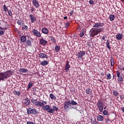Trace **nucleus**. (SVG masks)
I'll list each match as a JSON object with an SVG mask.
<instances>
[{
    "instance_id": "1",
    "label": "nucleus",
    "mask_w": 124,
    "mask_h": 124,
    "mask_svg": "<svg viewBox=\"0 0 124 124\" xmlns=\"http://www.w3.org/2000/svg\"><path fill=\"white\" fill-rule=\"evenodd\" d=\"M77 105V102L74 101V100H71V101L67 100L64 102L63 108L65 110L67 111L69 109H76L77 108H74L73 106Z\"/></svg>"
},
{
    "instance_id": "2",
    "label": "nucleus",
    "mask_w": 124,
    "mask_h": 124,
    "mask_svg": "<svg viewBox=\"0 0 124 124\" xmlns=\"http://www.w3.org/2000/svg\"><path fill=\"white\" fill-rule=\"evenodd\" d=\"M103 31H104V28H100L99 29L92 28L90 30V32H91L90 35H91V36H92V37H94L97 35H98L99 33H100Z\"/></svg>"
},
{
    "instance_id": "3",
    "label": "nucleus",
    "mask_w": 124,
    "mask_h": 124,
    "mask_svg": "<svg viewBox=\"0 0 124 124\" xmlns=\"http://www.w3.org/2000/svg\"><path fill=\"white\" fill-rule=\"evenodd\" d=\"M12 75L11 70H8L5 72L0 73V81H4L5 79H6Z\"/></svg>"
},
{
    "instance_id": "4",
    "label": "nucleus",
    "mask_w": 124,
    "mask_h": 124,
    "mask_svg": "<svg viewBox=\"0 0 124 124\" xmlns=\"http://www.w3.org/2000/svg\"><path fill=\"white\" fill-rule=\"evenodd\" d=\"M97 106L98 109L99 110V112H102L103 110H104V106L101 100L98 101L97 103Z\"/></svg>"
},
{
    "instance_id": "5",
    "label": "nucleus",
    "mask_w": 124,
    "mask_h": 124,
    "mask_svg": "<svg viewBox=\"0 0 124 124\" xmlns=\"http://www.w3.org/2000/svg\"><path fill=\"white\" fill-rule=\"evenodd\" d=\"M86 51H80L79 52H77L76 56L78 57V59L81 58L82 60H83V56H85L86 55Z\"/></svg>"
},
{
    "instance_id": "6",
    "label": "nucleus",
    "mask_w": 124,
    "mask_h": 124,
    "mask_svg": "<svg viewBox=\"0 0 124 124\" xmlns=\"http://www.w3.org/2000/svg\"><path fill=\"white\" fill-rule=\"evenodd\" d=\"M38 107H40V108H42V109L44 110H46L47 111H49V110H50V106H49V105H46V106H44V103H43V104H41V105L40 106H37Z\"/></svg>"
},
{
    "instance_id": "7",
    "label": "nucleus",
    "mask_w": 124,
    "mask_h": 124,
    "mask_svg": "<svg viewBox=\"0 0 124 124\" xmlns=\"http://www.w3.org/2000/svg\"><path fill=\"white\" fill-rule=\"evenodd\" d=\"M31 103L36 107L43 105V103L40 101H37L36 99H32L31 100Z\"/></svg>"
},
{
    "instance_id": "8",
    "label": "nucleus",
    "mask_w": 124,
    "mask_h": 124,
    "mask_svg": "<svg viewBox=\"0 0 124 124\" xmlns=\"http://www.w3.org/2000/svg\"><path fill=\"white\" fill-rule=\"evenodd\" d=\"M32 33H33L34 36H36L37 37H41V33L39 31L36 29H33V30H32Z\"/></svg>"
},
{
    "instance_id": "9",
    "label": "nucleus",
    "mask_w": 124,
    "mask_h": 124,
    "mask_svg": "<svg viewBox=\"0 0 124 124\" xmlns=\"http://www.w3.org/2000/svg\"><path fill=\"white\" fill-rule=\"evenodd\" d=\"M37 113L36 109H34L33 108H28L27 109V113L28 114H33L35 115Z\"/></svg>"
},
{
    "instance_id": "10",
    "label": "nucleus",
    "mask_w": 124,
    "mask_h": 124,
    "mask_svg": "<svg viewBox=\"0 0 124 124\" xmlns=\"http://www.w3.org/2000/svg\"><path fill=\"white\" fill-rule=\"evenodd\" d=\"M117 76L118 77V81L122 83L124 81V78L120 76V72L119 71H117Z\"/></svg>"
},
{
    "instance_id": "11",
    "label": "nucleus",
    "mask_w": 124,
    "mask_h": 124,
    "mask_svg": "<svg viewBox=\"0 0 124 124\" xmlns=\"http://www.w3.org/2000/svg\"><path fill=\"white\" fill-rule=\"evenodd\" d=\"M32 3H33V6H35V8H39V3H38V1H37V0H32Z\"/></svg>"
},
{
    "instance_id": "12",
    "label": "nucleus",
    "mask_w": 124,
    "mask_h": 124,
    "mask_svg": "<svg viewBox=\"0 0 124 124\" xmlns=\"http://www.w3.org/2000/svg\"><path fill=\"white\" fill-rule=\"evenodd\" d=\"M58 108L56 106H53V108H51L50 110H48L47 112L51 113H55V111H58Z\"/></svg>"
},
{
    "instance_id": "13",
    "label": "nucleus",
    "mask_w": 124,
    "mask_h": 124,
    "mask_svg": "<svg viewBox=\"0 0 124 124\" xmlns=\"http://www.w3.org/2000/svg\"><path fill=\"white\" fill-rule=\"evenodd\" d=\"M20 43H25L27 41V39L26 36L22 35L20 37Z\"/></svg>"
},
{
    "instance_id": "14",
    "label": "nucleus",
    "mask_w": 124,
    "mask_h": 124,
    "mask_svg": "<svg viewBox=\"0 0 124 124\" xmlns=\"http://www.w3.org/2000/svg\"><path fill=\"white\" fill-rule=\"evenodd\" d=\"M47 44V41L44 39L43 38L40 39V44L42 46H46Z\"/></svg>"
},
{
    "instance_id": "15",
    "label": "nucleus",
    "mask_w": 124,
    "mask_h": 124,
    "mask_svg": "<svg viewBox=\"0 0 124 124\" xmlns=\"http://www.w3.org/2000/svg\"><path fill=\"white\" fill-rule=\"evenodd\" d=\"M29 16L30 17V20L31 21V23L36 22L37 20L36 17H34L32 15H30Z\"/></svg>"
},
{
    "instance_id": "16",
    "label": "nucleus",
    "mask_w": 124,
    "mask_h": 124,
    "mask_svg": "<svg viewBox=\"0 0 124 124\" xmlns=\"http://www.w3.org/2000/svg\"><path fill=\"white\" fill-rule=\"evenodd\" d=\"M39 57H40L41 59H48L49 58L48 56L47 55H46L43 53H40V54H39Z\"/></svg>"
},
{
    "instance_id": "17",
    "label": "nucleus",
    "mask_w": 124,
    "mask_h": 124,
    "mask_svg": "<svg viewBox=\"0 0 124 124\" xmlns=\"http://www.w3.org/2000/svg\"><path fill=\"white\" fill-rule=\"evenodd\" d=\"M42 32L45 34L47 35L48 34L49 31L46 28L44 27V28H43V29H42Z\"/></svg>"
},
{
    "instance_id": "18",
    "label": "nucleus",
    "mask_w": 124,
    "mask_h": 124,
    "mask_svg": "<svg viewBox=\"0 0 124 124\" xmlns=\"http://www.w3.org/2000/svg\"><path fill=\"white\" fill-rule=\"evenodd\" d=\"M86 31L85 29L84 28L82 29V30L80 32V33L79 34V37H83L85 35V33H86Z\"/></svg>"
},
{
    "instance_id": "19",
    "label": "nucleus",
    "mask_w": 124,
    "mask_h": 124,
    "mask_svg": "<svg viewBox=\"0 0 124 124\" xmlns=\"http://www.w3.org/2000/svg\"><path fill=\"white\" fill-rule=\"evenodd\" d=\"M24 104L26 106L30 105V104H31V100H30L29 98H26L24 100Z\"/></svg>"
},
{
    "instance_id": "20",
    "label": "nucleus",
    "mask_w": 124,
    "mask_h": 124,
    "mask_svg": "<svg viewBox=\"0 0 124 124\" xmlns=\"http://www.w3.org/2000/svg\"><path fill=\"white\" fill-rule=\"evenodd\" d=\"M70 68V65L69 64V62L67 61L66 62V64H65V70L66 72L68 71L69 69Z\"/></svg>"
},
{
    "instance_id": "21",
    "label": "nucleus",
    "mask_w": 124,
    "mask_h": 124,
    "mask_svg": "<svg viewBox=\"0 0 124 124\" xmlns=\"http://www.w3.org/2000/svg\"><path fill=\"white\" fill-rule=\"evenodd\" d=\"M116 39H117V40H122L123 39V34L118 33L116 35Z\"/></svg>"
},
{
    "instance_id": "22",
    "label": "nucleus",
    "mask_w": 124,
    "mask_h": 124,
    "mask_svg": "<svg viewBox=\"0 0 124 124\" xmlns=\"http://www.w3.org/2000/svg\"><path fill=\"white\" fill-rule=\"evenodd\" d=\"M48 63H49L48 61H42L40 62L41 65L43 66H45L46 65H48Z\"/></svg>"
},
{
    "instance_id": "23",
    "label": "nucleus",
    "mask_w": 124,
    "mask_h": 124,
    "mask_svg": "<svg viewBox=\"0 0 124 124\" xmlns=\"http://www.w3.org/2000/svg\"><path fill=\"white\" fill-rule=\"evenodd\" d=\"M19 72L20 73H27L29 70L27 69H24V68H20V69H19Z\"/></svg>"
},
{
    "instance_id": "24",
    "label": "nucleus",
    "mask_w": 124,
    "mask_h": 124,
    "mask_svg": "<svg viewBox=\"0 0 124 124\" xmlns=\"http://www.w3.org/2000/svg\"><path fill=\"white\" fill-rule=\"evenodd\" d=\"M91 122H92V124H98V123L96 121V118L93 117L91 119Z\"/></svg>"
},
{
    "instance_id": "25",
    "label": "nucleus",
    "mask_w": 124,
    "mask_h": 124,
    "mask_svg": "<svg viewBox=\"0 0 124 124\" xmlns=\"http://www.w3.org/2000/svg\"><path fill=\"white\" fill-rule=\"evenodd\" d=\"M26 44L27 46H31V39H28V40L26 42Z\"/></svg>"
},
{
    "instance_id": "26",
    "label": "nucleus",
    "mask_w": 124,
    "mask_h": 124,
    "mask_svg": "<svg viewBox=\"0 0 124 124\" xmlns=\"http://www.w3.org/2000/svg\"><path fill=\"white\" fill-rule=\"evenodd\" d=\"M33 86V82L30 81L29 83H28V90H29Z\"/></svg>"
},
{
    "instance_id": "27",
    "label": "nucleus",
    "mask_w": 124,
    "mask_h": 124,
    "mask_svg": "<svg viewBox=\"0 0 124 124\" xmlns=\"http://www.w3.org/2000/svg\"><path fill=\"white\" fill-rule=\"evenodd\" d=\"M106 46H107V47L108 48V50H111V46H110V43H109V40H107V42H106Z\"/></svg>"
},
{
    "instance_id": "28",
    "label": "nucleus",
    "mask_w": 124,
    "mask_h": 124,
    "mask_svg": "<svg viewBox=\"0 0 124 124\" xmlns=\"http://www.w3.org/2000/svg\"><path fill=\"white\" fill-rule=\"evenodd\" d=\"M55 51L56 52V53L59 52L60 51V47L59 46H55Z\"/></svg>"
},
{
    "instance_id": "29",
    "label": "nucleus",
    "mask_w": 124,
    "mask_h": 124,
    "mask_svg": "<svg viewBox=\"0 0 124 124\" xmlns=\"http://www.w3.org/2000/svg\"><path fill=\"white\" fill-rule=\"evenodd\" d=\"M110 66H113L115 64V62L114 61V59L113 57H110Z\"/></svg>"
},
{
    "instance_id": "30",
    "label": "nucleus",
    "mask_w": 124,
    "mask_h": 124,
    "mask_svg": "<svg viewBox=\"0 0 124 124\" xmlns=\"http://www.w3.org/2000/svg\"><path fill=\"white\" fill-rule=\"evenodd\" d=\"M97 119L98 121H102L104 120V117L101 115H99L97 116Z\"/></svg>"
},
{
    "instance_id": "31",
    "label": "nucleus",
    "mask_w": 124,
    "mask_h": 124,
    "mask_svg": "<svg viewBox=\"0 0 124 124\" xmlns=\"http://www.w3.org/2000/svg\"><path fill=\"white\" fill-rule=\"evenodd\" d=\"M23 22L21 19H18L16 22L17 24L18 25V26H22V25H24V23H22Z\"/></svg>"
},
{
    "instance_id": "32",
    "label": "nucleus",
    "mask_w": 124,
    "mask_h": 124,
    "mask_svg": "<svg viewBox=\"0 0 124 124\" xmlns=\"http://www.w3.org/2000/svg\"><path fill=\"white\" fill-rule=\"evenodd\" d=\"M21 29H22L23 31H26V30L29 29V27H28L26 25H22V27H21Z\"/></svg>"
},
{
    "instance_id": "33",
    "label": "nucleus",
    "mask_w": 124,
    "mask_h": 124,
    "mask_svg": "<svg viewBox=\"0 0 124 124\" xmlns=\"http://www.w3.org/2000/svg\"><path fill=\"white\" fill-rule=\"evenodd\" d=\"M115 19V16L114 15H109V20L110 21H113Z\"/></svg>"
},
{
    "instance_id": "34",
    "label": "nucleus",
    "mask_w": 124,
    "mask_h": 124,
    "mask_svg": "<svg viewBox=\"0 0 124 124\" xmlns=\"http://www.w3.org/2000/svg\"><path fill=\"white\" fill-rule=\"evenodd\" d=\"M49 38L50 39V41L52 42V43H56V39H55L53 36H49Z\"/></svg>"
},
{
    "instance_id": "35",
    "label": "nucleus",
    "mask_w": 124,
    "mask_h": 124,
    "mask_svg": "<svg viewBox=\"0 0 124 124\" xmlns=\"http://www.w3.org/2000/svg\"><path fill=\"white\" fill-rule=\"evenodd\" d=\"M14 95H20V91H18L16 90H14V92H13Z\"/></svg>"
},
{
    "instance_id": "36",
    "label": "nucleus",
    "mask_w": 124,
    "mask_h": 124,
    "mask_svg": "<svg viewBox=\"0 0 124 124\" xmlns=\"http://www.w3.org/2000/svg\"><path fill=\"white\" fill-rule=\"evenodd\" d=\"M102 112H103V114L105 116H108L109 115V112L108 110H105Z\"/></svg>"
},
{
    "instance_id": "37",
    "label": "nucleus",
    "mask_w": 124,
    "mask_h": 124,
    "mask_svg": "<svg viewBox=\"0 0 124 124\" xmlns=\"http://www.w3.org/2000/svg\"><path fill=\"white\" fill-rule=\"evenodd\" d=\"M86 92L87 94H90L92 93V91L90 88L87 89Z\"/></svg>"
},
{
    "instance_id": "38",
    "label": "nucleus",
    "mask_w": 124,
    "mask_h": 124,
    "mask_svg": "<svg viewBox=\"0 0 124 124\" xmlns=\"http://www.w3.org/2000/svg\"><path fill=\"white\" fill-rule=\"evenodd\" d=\"M49 97H50V98L53 100H55L57 99L56 97L54 96V94L52 93L49 95Z\"/></svg>"
},
{
    "instance_id": "39",
    "label": "nucleus",
    "mask_w": 124,
    "mask_h": 124,
    "mask_svg": "<svg viewBox=\"0 0 124 124\" xmlns=\"http://www.w3.org/2000/svg\"><path fill=\"white\" fill-rule=\"evenodd\" d=\"M112 93L113 94V95L115 96H118L119 93L116 91H113V92H112Z\"/></svg>"
},
{
    "instance_id": "40",
    "label": "nucleus",
    "mask_w": 124,
    "mask_h": 124,
    "mask_svg": "<svg viewBox=\"0 0 124 124\" xmlns=\"http://www.w3.org/2000/svg\"><path fill=\"white\" fill-rule=\"evenodd\" d=\"M111 78V75L109 73H108V75H107V79L109 80Z\"/></svg>"
},
{
    "instance_id": "41",
    "label": "nucleus",
    "mask_w": 124,
    "mask_h": 124,
    "mask_svg": "<svg viewBox=\"0 0 124 124\" xmlns=\"http://www.w3.org/2000/svg\"><path fill=\"white\" fill-rule=\"evenodd\" d=\"M3 11H4L5 12H8L9 11L8 8L6 7V6L5 5H3Z\"/></svg>"
},
{
    "instance_id": "42",
    "label": "nucleus",
    "mask_w": 124,
    "mask_h": 124,
    "mask_svg": "<svg viewBox=\"0 0 124 124\" xmlns=\"http://www.w3.org/2000/svg\"><path fill=\"white\" fill-rule=\"evenodd\" d=\"M93 27L95 28H99L100 27V26L97 24V23H94L93 25Z\"/></svg>"
},
{
    "instance_id": "43",
    "label": "nucleus",
    "mask_w": 124,
    "mask_h": 124,
    "mask_svg": "<svg viewBox=\"0 0 124 124\" xmlns=\"http://www.w3.org/2000/svg\"><path fill=\"white\" fill-rule=\"evenodd\" d=\"M8 12V15L10 16H13V13L11 11V10H9Z\"/></svg>"
},
{
    "instance_id": "44",
    "label": "nucleus",
    "mask_w": 124,
    "mask_h": 124,
    "mask_svg": "<svg viewBox=\"0 0 124 124\" xmlns=\"http://www.w3.org/2000/svg\"><path fill=\"white\" fill-rule=\"evenodd\" d=\"M98 25L100 26V27H103L104 26V23H97Z\"/></svg>"
},
{
    "instance_id": "45",
    "label": "nucleus",
    "mask_w": 124,
    "mask_h": 124,
    "mask_svg": "<svg viewBox=\"0 0 124 124\" xmlns=\"http://www.w3.org/2000/svg\"><path fill=\"white\" fill-rule=\"evenodd\" d=\"M89 3L91 5H93L94 1H93V0H89Z\"/></svg>"
},
{
    "instance_id": "46",
    "label": "nucleus",
    "mask_w": 124,
    "mask_h": 124,
    "mask_svg": "<svg viewBox=\"0 0 124 124\" xmlns=\"http://www.w3.org/2000/svg\"><path fill=\"white\" fill-rule=\"evenodd\" d=\"M118 68L120 69V70H122V69H123L124 67H123V66H122L121 65H118Z\"/></svg>"
},
{
    "instance_id": "47",
    "label": "nucleus",
    "mask_w": 124,
    "mask_h": 124,
    "mask_svg": "<svg viewBox=\"0 0 124 124\" xmlns=\"http://www.w3.org/2000/svg\"><path fill=\"white\" fill-rule=\"evenodd\" d=\"M14 31H15V32H16L17 33H20V31H19L18 29L17 28L14 29Z\"/></svg>"
},
{
    "instance_id": "48",
    "label": "nucleus",
    "mask_w": 124,
    "mask_h": 124,
    "mask_svg": "<svg viewBox=\"0 0 124 124\" xmlns=\"http://www.w3.org/2000/svg\"><path fill=\"white\" fill-rule=\"evenodd\" d=\"M69 25H70V22H67V23L65 24V28L67 29V28H68Z\"/></svg>"
},
{
    "instance_id": "49",
    "label": "nucleus",
    "mask_w": 124,
    "mask_h": 124,
    "mask_svg": "<svg viewBox=\"0 0 124 124\" xmlns=\"http://www.w3.org/2000/svg\"><path fill=\"white\" fill-rule=\"evenodd\" d=\"M4 31H3L2 30L0 31V35L2 36V35H4Z\"/></svg>"
},
{
    "instance_id": "50",
    "label": "nucleus",
    "mask_w": 124,
    "mask_h": 124,
    "mask_svg": "<svg viewBox=\"0 0 124 124\" xmlns=\"http://www.w3.org/2000/svg\"><path fill=\"white\" fill-rule=\"evenodd\" d=\"M119 97H120V99H121V100H123V99H124V95H123V94L119 95Z\"/></svg>"
},
{
    "instance_id": "51",
    "label": "nucleus",
    "mask_w": 124,
    "mask_h": 124,
    "mask_svg": "<svg viewBox=\"0 0 124 124\" xmlns=\"http://www.w3.org/2000/svg\"><path fill=\"white\" fill-rule=\"evenodd\" d=\"M27 124H35V123L32 122L28 121L27 122Z\"/></svg>"
},
{
    "instance_id": "52",
    "label": "nucleus",
    "mask_w": 124,
    "mask_h": 124,
    "mask_svg": "<svg viewBox=\"0 0 124 124\" xmlns=\"http://www.w3.org/2000/svg\"><path fill=\"white\" fill-rule=\"evenodd\" d=\"M74 11L73 10L72 11H71L70 13H69V14H70V16H72L73 14H74Z\"/></svg>"
},
{
    "instance_id": "53",
    "label": "nucleus",
    "mask_w": 124,
    "mask_h": 124,
    "mask_svg": "<svg viewBox=\"0 0 124 124\" xmlns=\"http://www.w3.org/2000/svg\"><path fill=\"white\" fill-rule=\"evenodd\" d=\"M34 11H35V8L34 7H32L31 8V12H34Z\"/></svg>"
},
{
    "instance_id": "54",
    "label": "nucleus",
    "mask_w": 124,
    "mask_h": 124,
    "mask_svg": "<svg viewBox=\"0 0 124 124\" xmlns=\"http://www.w3.org/2000/svg\"><path fill=\"white\" fill-rule=\"evenodd\" d=\"M121 111H122V112L124 113V107H121Z\"/></svg>"
},
{
    "instance_id": "55",
    "label": "nucleus",
    "mask_w": 124,
    "mask_h": 124,
    "mask_svg": "<svg viewBox=\"0 0 124 124\" xmlns=\"http://www.w3.org/2000/svg\"><path fill=\"white\" fill-rule=\"evenodd\" d=\"M106 37V36H103L102 37V39H103V40L105 41Z\"/></svg>"
},
{
    "instance_id": "56",
    "label": "nucleus",
    "mask_w": 124,
    "mask_h": 124,
    "mask_svg": "<svg viewBox=\"0 0 124 124\" xmlns=\"http://www.w3.org/2000/svg\"><path fill=\"white\" fill-rule=\"evenodd\" d=\"M43 103H44V105H47V102L46 101H43L42 102Z\"/></svg>"
},
{
    "instance_id": "57",
    "label": "nucleus",
    "mask_w": 124,
    "mask_h": 124,
    "mask_svg": "<svg viewBox=\"0 0 124 124\" xmlns=\"http://www.w3.org/2000/svg\"><path fill=\"white\" fill-rule=\"evenodd\" d=\"M101 77H104V73L103 72H101Z\"/></svg>"
},
{
    "instance_id": "58",
    "label": "nucleus",
    "mask_w": 124,
    "mask_h": 124,
    "mask_svg": "<svg viewBox=\"0 0 124 124\" xmlns=\"http://www.w3.org/2000/svg\"><path fill=\"white\" fill-rule=\"evenodd\" d=\"M67 18V16L63 17L64 19H66Z\"/></svg>"
},
{
    "instance_id": "59",
    "label": "nucleus",
    "mask_w": 124,
    "mask_h": 124,
    "mask_svg": "<svg viewBox=\"0 0 124 124\" xmlns=\"http://www.w3.org/2000/svg\"><path fill=\"white\" fill-rule=\"evenodd\" d=\"M0 29L1 30H4V28H3L2 27H0Z\"/></svg>"
},
{
    "instance_id": "60",
    "label": "nucleus",
    "mask_w": 124,
    "mask_h": 124,
    "mask_svg": "<svg viewBox=\"0 0 124 124\" xmlns=\"http://www.w3.org/2000/svg\"><path fill=\"white\" fill-rule=\"evenodd\" d=\"M109 120H109V118H107L106 120V121H109Z\"/></svg>"
},
{
    "instance_id": "61",
    "label": "nucleus",
    "mask_w": 124,
    "mask_h": 124,
    "mask_svg": "<svg viewBox=\"0 0 124 124\" xmlns=\"http://www.w3.org/2000/svg\"><path fill=\"white\" fill-rule=\"evenodd\" d=\"M121 71H122V70L124 71V67H123V68L121 69Z\"/></svg>"
},
{
    "instance_id": "62",
    "label": "nucleus",
    "mask_w": 124,
    "mask_h": 124,
    "mask_svg": "<svg viewBox=\"0 0 124 124\" xmlns=\"http://www.w3.org/2000/svg\"><path fill=\"white\" fill-rule=\"evenodd\" d=\"M98 80H99V81L102 82V80H101V79H99Z\"/></svg>"
},
{
    "instance_id": "63",
    "label": "nucleus",
    "mask_w": 124,
    "mask_h": 124,
    "mask_svg": "<svg viewBox=\"0 0 124 124\" xmlns=\"http://www.w3.org/2000/svg\"><path fill=\"white\" fill-rule=\"evenodd\" d=\"M103 109H106V107H104Z\"/></svg>"
},
{
    "instance_id": "64",
    "label": "nucleus",
    "mask_w": 124,
    "mask_h": 124,
    "mask_svg": "<svg viewBox=\"0 0 124 124\" xmlns=\"http://www.w3.org/2000/svg\"><path fill=\"white\" fill-rule=\"evenodd\" d=\"M0 25H1V23H0Z\"/></svg>"
}]
</instances>
